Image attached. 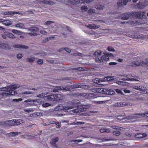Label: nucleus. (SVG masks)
Returning <instances> with one entry per match:
<instances>
[{
    "label": "nucleus",
    "mask_w": 148,
    "mask_h": 148,
    "mask_svg": "<svg viewBox=\"0 0 148 148\" xmlns=\"http://www.w3.org/2000/svg\"><path fill=\"white\" fill-rule=\"evenodd\" d=\"M95 10L94 9H89L88 11V13L90 14L95 12Z\"/></svg>",
    "instance_id": "nucleus-48"
},
{
    "label": "nucleus",
    "mask_w": 148,
    "mask_h": 148,
    "mask_svg": "<svg viewBox=\"0 0 148 148\" xmlns=\"http://www.w3.org/2000/svg\"><path fill=\"white\" fill-rule=\"evenodd\" d=\"M6 33H7L5 32V34H2V37L4 39H5L6 38V37L7 36H6Z\"/></svg>",
    "instance_id": "nucleus-60"
},
{
    "label": "nucleus",
    "mask_w": 148,
    "mask_h": 148,
    "mask_svg": "<svg viewBox=\"0 0 148 148\" xmlns=\"http://www.w3.org/2000/svg\"><path fill=\"white\" fill-rule=\"evenodd\" d=\"M143 63H145L148 66V59H146L143 62H140L138 61L134 62H133L131 65L133 66H138L143 64Z\"/></svg>",
    "instance_id": "nucleus-14"
},
{
    "label": "nucleus",
    "mask_w": 148,
    "mask_h": 148,
    "mask_svg": "<svg viewBox=\"0 0 148 148\" xmlns=\"http://www.w3.org/2000/svg\"><path fill=\"white\" fill-rule=\"evenodd\" d=\"M41 2L45 4H48L49 1L47 0H43L41 1Z\"/></svg>",
    "instance_id": "nucleus-52"
},
{
    "label": "nucleus",
    "mask_w": 148,
    "mask_h": 148,
    "mask_svg": "<svg viewBox=\"0 0 148 148\" xmlns=\"http://www.w3.org/2000/svg\"><path fill=\"white\" fill-rule=\"evenodd\" d=\"M121 85H124V86H126V85H128V83L127 82H123V81H121Z\"/></svg>",
    "instance_id": "nucleus-54"
},
{
    "label": "nucleus",
    "mask_w": 148,
    "mask_h": 148,
    "mask_svg": "<svg viewBox=\"0 0 148 148\" xmlns=\"http://www.w3.org/2000/svg\"><path fill=\"white\" fill-rule=\"evenodd\" d=\"M87 27L90 29H94L97 28L98 27L95 24H90L88 25L87 26Z\"/></svg>",
    "instance_id": "nucleus-25"
},
{
    "label": "nucleus",
    "mask_w": 148,
    "mask_h": 148,
    "mask_svg": "<svg viewBox=\"0 0 148 148\" xmlns=\"http://www.w3.org/2000/svg\"><path fill=\"white\" fill-rule=\"evenodd\" d=\"M73 69L78 70V71H85L86 70L85 69V68L82 67H77L76 68H75Z\"/></svg>",
    "instance_id": "nucleus-33"
},
{
    "label": "nucleus",
    "mask_w": 148,
    "mask_h": 148,
    "mask_svg": "<svg viewBox=\"0 0 148 148\" xmlns=\"http://www.w3.org/2000/svg\"><path fill=\"white\" fill-rule=\"evenodd\" d=\"M123 91L125 93H130V90H127L126 89H124L123 90Z\"/></svg>",
    "instance_id": "nucleus-61"
},
{
    "label": "nucleus",
    "mask_w": 148,
    "mask_h": 148,
    "mask_svg": "<svg viewBox=\"0 0 148 148\" xmlns=\"http://www.w3.org/2000/svg\"><path fill=\"white\" fill-rule=\"evenodd\" d=\"M1 45L5 47V48H8V49H9V45L7 44H5V43H2Z\"/></svg>",
    "instance_id": "nucleus-49"
},
{
    "label": "nucleus",
    "mask_w": 148,
    "mask_h": 148,
    "mask_svg": "<svg viewBox=\"0 0 148 148\" xmlns=\"http://www.w3.org/2000/svg\"><path fill=\"white\" fill-rule=\"evenodd\" d=\"M104 7V5H99L97 6V7L96 8L99 10H101L103 9Z\"/></svg>",
    "instance_id": "nucleus-40"
},
{
    "label": "nucleus",
    "mask_w": 148,
    "mask_h": 148,
    "mask_svg": "<svg viewBox=\"0 0 148 148\" xmlns=\"http://www.w3.org/2000/svg\"><path fill=\"white\" fill-rule=\"evenodd\" d=\"M132 16L140 18H145L146 16L144 12H132Z\"/></svg>",
    "instance_id": "nucleus-11"
},
{
    "label": "nucleus",
    "mask_w": 148,
    "mask_h": 148,
    "mask_svg": "<svg viewBox=\"0 0 148 148\" xmlns=\"http://www.w3.org/2000/svg\"><path fill=\"white\" fill-rule=\"evenodd\" d=\"M3 24L5 26H8L12 24L11 22L9 20H3Z\"/></svg>",
    "instance_id": "nucleus-24"
},
{
    "label": "nucleus",
    "mask_w": 148,
    "mask_h": 148,
    "mask_svg": "<svg viewBox=\"0 0 148 148\" xmlns=\"http://www.w3.org/2000/svg\"><path fill=\"white\" fill-rule=\"evenodd\" d=\"M43 61L42 59H40L38 60L37 63L38 64H42L43 63Z\"/></svg>",
    "instance_id": "nucleus-46"
},
{
    "label": "nucleus",
    "mask_w": 148,
    "mask_h": 148,
    "mask_svg": "<svg viewBox=\"0 0 148 148\" xmlns=\"http://www.w3.org/2000/svg\"><path fill=\"white\" fill-rule=\"evenodd\" d=\"M13 47L16 48L23 49H27L28 47L23 45L20 44H15L13 45Z\"/></svg>",
    "instance_id": "nucleus-15"
},
{
    "label": "nucleus",
    "mask_w": 148,
    "mask_h": 148,
    "mask_svg": "<svg viewBox=\"0 0 148 148\" xmlns=\"http://www.w3.org/2000/svg\"><path fill=\"white\" fill-rule=\"evenodd\" d=\"M20 12H12V15L13 14H20Z\"/></svg>",
    "instance_id": "nucleus-63"
},
{
    "label": "nucleus",
    "mask_w": 148,
    "mask_h": 148,
    "mask_svg": "<svg viewBox=\"0 0 148 148\" xmlns=\"http://www.w3.org/2000/svg\"><path fill=\"white\" fill-rule=\"evenodd\" d=\"M55 124L57 125L59 127H60L61 126V123H60L59 122H56Z\"/></svg>",
    "instance_id": "nucleus-64"
},
{
    "label": "nucleus",
    "mask_w": 148,
    "mask_h": 148,
    "mask_svg": "<svg viewBox=\"0 0 148 148\" xmlns=\"http://www.w3.org/2000/svg\"><path fill=\"white\" fill-rule=\"evenodd\" d=\"M23 56V54L20 53L17 54L16 56L17 58L18 59H20Z\"/></svg>",
    "instance_id": "nucleus-50"
},
{
    "label": "nucleus",
    "mask_w": 148,
    "mask_h": 148,
    "mask_svg": "<svg viewBox=\"0 0 148 148\" xmlns=\"http://www.w3.org/2000/svg\"><path fill=\"white\" fill-rule=\"evenodd\" d=\"M128 36L129 37H130L131 38H143V36L142 34H140L139 35H136L132 34H129Z\"/></svg>",
    "instance_id": "nucleus-19"
},
{
    "label": "nucleus",
    "mask_w": 148,
    "mask_h": 148,
    "mask_svg": "<svg viewBox=\"0 0 148 148\" xmlns=\"http://www.w3.org/2000/svg\"><path fill=\"white\" fill-rule=\"evenodd\" d=\"M106 88H93L92 89V92H93L97 93L99 95V94H102L105 95L106 91Z\"/></svg>",
    "instance_id": "nucleus-8"
},
{
    "label": "nucleus",
    "mask_w": 148,
    "mask_h": 148,
    "mask_svg": "<svg viewBox=\"0 0 148 148\" xmlns=\"http://www.w3.org/2000/svg\"><path fill=\"white\" fill-rule=\"evenodd\" d=\"M59 138L58 137H56L52 138L50 141V143L52 147L54 148H57L58 145L56 143L58 141Z\"/></svg>",
    "instance_id": "nucleus-13"
},
{
    "label": "nucleus",
    "mask_w": 148,
    "mask_h": 148,
    "mask_svg": "<svg viewBox=\"0 0 148 148\" xmlns=\"http://www.w3.org/2000/svg\"><path fill=\"white\" fill-rule=\"evenodd\" d=\"M81 9L84 11H86L88 9V7L84 5L82 6L81 8Z\"/></svg>",
    "instance_id": "nucleus-44"
},
{
    "label": "nucleus",
    "mask_w": 148,
    "mask_h": 148,
    "mask_svg": "<svg viewBox=\"0 0 148 148\" xmlns=\"http://www.w3.org/2000/svg\"><path fill=\"white\" fill-rule=\"evenodd\" d=\"M15 26L18 27L22 28L24 27V25L23 23H19L16 24Z\"/></svg>",
    "instance_id": "nucleus-36"
},
{
    "label": "nucleus",
    "mask_w": 148,
    "mask_h": 148,
    "mask_svg": "<svg viewBox=\"0 0 148 148\" xmlns=\"http://www.w3.org/2000/svg\"><path fill=\"white\" fill-rule=\"evenodd\" d=\"M114 79V76H109L104 78L103 79H100L99 78H96L95 79L93 80V82L95 83H97V82H112Z\"/></svg>",
    "instance_id": "nucleus-7"
},
{
    "label": "nucleus",
    "mask_w": 148,
    "mask_h": 148,
    "mask_svg": "<svg viewBox=\"0 0 148 148\" xmlns=\"http://www.w3.org/2000/svg\"><path fill=\"white\" fill-rule=\"evenodd\" d=\"M25 101L28 104V105L30 106L32 105L33 103H34L35 102H36L38 103L40 102V104H42V106L43 107L46 108L50 106L51 105V104L48 103H42V101H41L40 100H25Z\"/></svg>",
    "instance_id": "nucleus-5"
},
{
    "label": "nucleus",
    "mask_w": 148,
    "mask_h": 148,
    "mask_svg": "<svg viewBox=\"0 0 148 148\" xmlns=\"http://www.w3.org/2000/svg\"><path fill=\"white\" fill-rule=\"evenodd\" d=\"M143 117H148V112L145 114H134L130 117V119L140 118Z\"/></svg>",
    "instance_id": "nucleus-9"
},
{
    "label": "nucleus",
    "mask_w": 148,
    "mask_h": 148,
    "mask_svg": "<svg viewBox=\"0 0 148 148\" xmlns=\"http://www.w3.org/2000/svg\"><path fill=\"white\" fill-rule=\"evenodd\" d=\"M29 30L31 32H38L39 30V28L37 27H31Z\"/></svg>",
    "instance_id": "nucleus-23"
},
{
    "label": "nucleus",
    "mask_w": 148,
    "mask_h": 148,
    "mask_svg": "<svg viewBox=\"0 0 148 148\" xmlns=\"http://www.w3.org/2000/svg\"><path fill=\"white\" fill-rule=\"evenodd\" d=\"M108 50L109 51H114V48L111 46H109L108 48Z\"/></svg>",
    "instance_id": "nucleus-39"
},
{
    "label": "nucleus",
    "mask_w": 148,
    "mask_h": 148,
    "mask_svg": "<svg viewBox=\"0 0 148 148\" xmlns=\"http://www.w3.org/2000/svg\"><path fill=\"white\" fill-rule=\"evenodd\" d=\"M120 103H116L114 104L113 106L115 107H119V106H120Z\"/></svg>",
    "instance_id": "nucleus-58"
},
{
    "label": "nucleus",
    "mask_w": 148,
    "mask_h": 148,
    "mask_svg": "<svg viewBox=\"0 0 148 148\" xmlns=\"http://www.w3.org/2000/svg\"><path fill=\"white\" fill-rule=\"evenodd\" d=\"M12 32L14 34L18 35L21 34H22V32H21L16 29H13Z\"/></svg>",
    "instance_id": "nucleus-32"
},
{
    "label": "nucleus",
    "mask_w": 148,
    "mask_h": 148,
    "mask_svg": "<svg viewBox=\"0 0 148 148\" xmlns=\"http://www.w3.org/2000/svg\"><path fill=\"white\" fill-rule=\"evenodd\" d=\"M70 88L68 87H65L62 86H57L53 89V91L54 92H57L59 90L70 91Z\"/></svg>",
    "instance_id": "nucleus-10"
},
{
    "label": "nucleus",
    "mask_w": 148,
    "mask_h": 148,
    "mask_svg": "<svg viewBox=\"0 0 148 148\" xmlns=\"http://www.w3.org/2000/svg\"><path fill=\"white\" fill-rule=\"evenodd\" d=\"M113 134L117 136L120 135V132L117 131H115L113 132Z\"/></svg>",
    "instance_id": "nucleus-42"
},
{
    "label": "nucleus",
    "mask_w": 148,
    "mask_h": 148,
    "mask_svg": "<svg viewBox=\"0 0 148 148\" xmlns=\"http://www.w3.org/2000/svg\"><path fill=\"white\" fill-rule=\"evenodd\" d=\"M45 94L44 93H42L40 94L37 96V97H39L41 98H47V96H45Z\"/></svg>",
    "instance_id": "nucleus-35"
},
{
    "label": "nucleus",
    "mask_w": 148,
    "mask_h": 148,
    "mask_svg": "<svg viewBox=\"0 0 148 148\" xmlns=\"http://www.w3.org/2000/svg\"><path fill=\"white\" fill-rule=\"evenodd\" d=\"M22 100V99L21 98H19V99H13V101H21Z\"/></svg>",
    "instance_id": "nucleus-53"
},
{
    "label": "nucleus",
    "mask_w": 148,
    "mask_h": 148,
    "mask_svg": "<svg viewBox=\"0 0 148 148\" xmlns=\"http://www.w3.org/2000/svg\"><path fill=\"white\" fill-rule=\"evenodd\" d=\"M106 91L105 95H113L115 94V92L112 90H110L108 88H106Z\"/></svg>",
    "instance_id": "nucleus-20"
},
{
    "label": "nucleus",
    "mask_w": 148,
    "mask_h": 148,
    "mask_svg": "<svg viewBox=\"0 0 148 148\" xmlns=\"http://www.w3.org/2000/svg\"><path fill=\"white\" fill-rule=\"evenodd\" d=\"M28 34L30 36H35L38 35V34L36 32H29L28 33Z\"/></svg>",
    "instance_id": "nucleus-41"
},
{
    "label": "nucleus",
    "mask_w": 148,
    "mask_h": 148,
    "mask_svg": "<svg viewBox=\"0 0 148 148\" xmlns=\"http://www.w3.org/2000/svg\"><path fill=\"white\" fill-rule=\"evenodd\" d=\"M81 84H75L74 85V87L75 88H81Z\"/></svg>",
    "instance_id": "nucleus-51"
},
{
    "label": "nucleus",
    "mask_w": 148,
    "mask_h": 148,
    "mask_svg": "<svg viewBox=\"0 0 148 148\" xmlns=\"http://www.w3.org/2000/svg\"><path fill=\"white\" fill-rule=\"evenodd\" d=\"M130 77H131V76L130 75H127L126 76L124 77H123V76H121V80L128 81L129 79L130 78Z\"/></svg>",
    "instance_id": "nucleus-26"
},
{
    "label": "nucleus",
    "mask_w": 148,
    "mask_h": 148,
    "mask_svg": "<svg viewBox=\"0 0 148 148\" xmlns=\"http://www.w3.org/2000/svg\"><path fill=\"white\" fill-rule=\"evenodd\" d=\"M128 1V0H121V5L123 3V5H126Z\"/></svg>",
    "instance_id": "nucleus-43"
},
{
    "label": "nucleus",
    "mask_w": 148,
    "mask_h": 148,
    "mask_svg": "<svg viewBox=\"0 0 148 148\" xmlns=\"http://www.w3.org/2000/svg\"><path fill=\"white\" fill-rule=\"evenodd\" d=\"M82 55V54L80 53L77 51L76 52V53H72L71 55L74 56H81Z\"/></svg>",
    "instance_id": "nucleus-37"
},
{
    "label": "nucleus",
    "mask_w": 148,
    "mask_h": 148,
    "mask_svg": "<svg viewBox=\"0 0 148 148\" xmlns=\"http://www.w3.org/2000/svg\"><path fill=\"white\" fill-rule=\"evenodd\" d=\"M24 111L25 112H31L32 111H33V110H32L31 109H25Z\"/></svg>",
    "instance_id": "nucleus-62"
},
{
    "label": "nucleus",
    "mask_w": 148,
    "mask_h": 148,
    "mask_svg": "<svg viewBox=\"0 0 148 148\" xmlns=\"http://www.w3.org/2000/svg\"><path fill=\"white\" fill-rule=\"evenodd\" d=\"M63 50H65L68 53H70L71 52V50L70 49L68 48H61L59 50V52H61Z\"/></svg>",
    "instance_id": "nucleus-27"
},
{
    "label": "nucleus",
    "mask_w": 148,
    "mask_h": 148,
    "mask_svg": "<svg viewBox=\"0 0 148 148\" xmlns=\"http://www.w3.org/2000/svg\"><path fill=\"white\" fill-rule=\"evenodd\" d=\"M132 88H133L139 90V89H140V86H136L133 85L132 86Z\"/></svg>",
    "instance_id": "nucleus-45"
},
{
    "label": "nucleus",
    "mask_w": 148,
    "mask_h": 148,
    "mask_svg": "<svg viewBox=\"0 0 148 148\" xmlns=\"http://www.w3.org/2000/svg\"><path fill=\"white\" fill-rule=\"evenodd\" d=\"M131 14L132 15V12L123 14L121 16V18L124 20L127 19H128Z\"/></svg>",
    "instance_id": "nucleus-16"
},
{
    "label": "nucleus",
    "mask_w": 148,
    "mask_h": 148,
    "mask_svg": "<svg viewBox=\"0 0 148 148\" xmlns=\"http://www.w3.org/2000/svg\"><path fill=\"white\" fill-rule=\"evenodd\" d=\"M6 33V36L8 38H15V36L12 34L10 32Z\"/></svg>",
    "instance_id": "nucleus-30"
},
{
    "label": "nucleus",
    "mask_w": 148,
    "mask_h": 148,
    "mask_svg": "<svg viewBox=\"0 0 148 148\" xmlns=\"http://www.w3.org/2000/svg\"><path fill=\"white\" fill-rule=\"evenodd\" d=\"M81 88L88 90H90V91L92 92V89L93 88H92V87L88 85H86L83 84H81Z\"/></svg>",
    "instance_id": "nucleus-17"
},
{
    "label": "nucleus",
    "mask_w": 148,
    "mask_h": 148,
    "mask_svg": "<svg viewBox=\"0 0 148 148\" xmlns=\"http://www.w3.org/2000/svg\"><path fill=\"white\" fill-rule=\"evenodd\" d=\"M128 104L126 103L125 102H123L122 103V104L121 103V106H127Z\"/></svg>",
    "instance_id": "nucleus-59"
},
{
    "label": "nucleus",
    "mask_w": 148,
    "mask_h": 148,
    "mask_svg": "<svg viewBox=\"0 0 148 148\" xmlns=\"http://www.w3.org/2000/svg\"><path fill=\"white\" fill-rule=\"evenodd\" d=\"M21 134V132H11L7 134L9 136H15L16 135H18V134Z\"/></svg>",
    "instance_id": "nucleus-21"
},
{
    "label": "nucleus",
    "mask_w": 148,
    "mask_h": 148,
    "mask_svg": "<svg viewBox=\"0 0 148 148\" xmlns=\"http://www.w3.org/2000/svg\"><path fill=\"white\" fill-rule=\"evenodd\" d=\"M148 5V0H145L144 3H142V2H140L137 3L135 6V8L139 9H142Z\"/></svg>",
    "instance_id": "nucleus-12"
},
{
    "label": "nucleus",
    "mask_w": 148,
    "mask_h": 148,
    "mask_svg": "<svg viewBox=\"0 0 148 148\" xmlns=\"http://www.w3.org/2000/svg\"><path fill=\"white\" fill-rule=\"evenodd\" d=\"M62 97L60 94L51 95L47 96L46 99L49 101H54L55 100H62Z\"/></svg>",
    "instance_id": "nucleus-6"
},
{
    "label": "nucleus",
    "mask_w": 148,
    "mask_h": 148,
    "mask_svg": "<svg viewBox=\"0 0 148 148\" xmlns=\"http://www.w3.org/2000/svg\"><path fill=\"white\" fill-rule=\"evenodd\" d=\"M79 103L69 102L65 106L64 104H59L55 108V110H68L74 108L79 107Z\"/></svg>",
    "instance_id": "nucleus-1"
},
{
    "label": "nucleus",
    "mask_w": 148,
    "mask_h": 148,
    "mask_svg": "<svg viewBox=\"0 0 148 148\" xmlns=\"http://www.w3.org/2000/svg\"><path fill=\"white\" fill-rule=\"evenodd\" d=\"M35 60V58L34 57H32L30 58H27L26 61L27 62H29L32 63L34 62Z\"/></svg>",
    "instance_id": "nucleus-31"
},
{
    "label": "nucleus",
    "mask_w": 148,
    "mask_h": 148,
    "mask_svg": "<svg viewBox=\"0 0 148 148\" xmlns=\"http://www.w3.org/2000/svg\"><path fill=\"white\" fill-rule=\"evenodd\" d=\"M19 87V85L18 84L11 85L7 88V90L8 92H2L1 94L3 96H8L9 95H13L17 94V93L15 90L17 88H18Z\"/></svg>",
    "instance_id": "nucleus-4"
},
{
    "label": "nucleus",
    "mask_w": 148,
    "mask_h": 148,
    "mask_svg": "<svg viewBox=\"0 0 148 148\" xmlns=\"http://www.w3.org/2000/svg\"><path fill=\"white\" fill-rule=\"evenodd\" d=\"M139 90L142 92H145L146 90V88L143 86H140Z\"/></svg>",
    "instance_id": "nucleus-38"
},
{
    "label": "nucleus",
    "mask_w": 148,
    "mask_h": 148,
    "mask_svg": "<svg viewBox=\"0 0 148 148\" xmlns=\"http://www.w3.org/2000/svg\"><path fill=\"white\" fill-rule=\"evenodd\" d=\"M99 131L101 133H103L104 132L109 133L110 132V130L106 128H102Z\"/></svg>",
    "instance_id": "nucleus-34"
},
{
    "label": "nucleus",
    "mask_w": 148,
    "mask_h": 148,
    "mask_svg": "<svg viewBox=\"0 0 148 148\" xmlns=\"http://www.w3.org/2000/svg\"><path fill=\"white\" fill-rule=\"evenodd\" d=\"M128 81H138L139 80L138 79L134 78H129Z\"/></svg>",
    "instance_id": "nucleus-57"
},
{
    "label": "nucleus",
    "mask_w": 148,
    "mask_h": 148,
    "mask_svg": "<svg viewBox=\"0 0 148 148\" xmlns=\"http://www.w3.org/2000/svg\"><path fill=\"white\" fill-rule=\"evenodd\" d=\"M103 54L104 55L107 56H108V58H109V57L113 58L114 57L112 53L109 52H107L105 51L103 52Z\"/></svg>",
    "instance_id": "nucleus-29"
},
{
    "label": "nucleus",
    "mask_w": 148,
    "mask_h": 148,
    "mask_svg": "<svg viewBox=\"0 0 148 148\" xmlns=\"http://www.w3.org/2000/svg\"><path fill=\"white\" fill-rule=\"evenodd\" d=\"M102 52L100 50L97 51L94 53V56L95 57V62L98 63L102 64L104 62H107L109 60L108 56L106 55H103L100 57Z\"/></svg>",
    "instance_id": "nucleus-2"
},
{
    "label": "nucleus",
    "mask_w": 148,
    "mask_h": 148,
    "mask_svg": "<svg viewBox=\"0 0 148 148\" xmlns=\"http://www.w3.org/2000/svg\"><path fill=\"white\" fill-rule=\"evenodd\" d=\"M40 33L41 34L44 35H46L47 34V32L43 30H40Z\"/></svg>",
    "instance_id": "nucleus-55"
},
{
    "label": "nucleus",
    "mask_w": 148,
    "mask_h": 148,
    "mask_svg": "<svg viewBox=\"0 0 148 148\" xmlns=\"http://www.w3.org/2000/svg\"><path fill=\"white\" fill-rule=\"evenodd\" d=\"M5 15H12V11H7L4 12Z\"/></svg>",
    "instance_id": "nucleus-47"
},
{
    "label": "nucleus",
    "mask_w": 148,
    "mask_h": 148,
    "mask_svg": "<svg viewBox=\"0 0 148 148\" xmlns=\"http://www.w3.org/2000/svg\"><path fill=\"white\" fill-rule=\"evenodd\" d=\"M99 95L97 94L96 93H90L89 94V97L91 99H94L97 97Z\"/></svg>",
    "instance_id": "nucleus-22"
},
{
    "label": "nucleus",
    "mask_w": 148,
    "mask_h": 148,
    "mask_svg": "<svg viewBox=\"0 0 148 148\" xmlns=\"http://www.w3.org/2000/svg\"><path fill=\"white\" fill-rule=\"evenodd\" d=\"M147 136V134L145 133H139L136 134L135 137L137 138H144Z\"/></svg>",
    "instance_id": "nucleus-18"
},
{
    "label": "nucleus",
    "mask_w": 148,
    "mask_h": 148,
    "mask_svg": "<svg viewBox=\"0 0 148 148\" xmlns=\"http://www.w3.org/2000/svg\"><path fill=\"white\" fill-rule=\"evenodd\" d=\"M54 23L53 21H47L46 22L45 24L46 25H48L51 24L52 23Z\"/></svg>",
    "instance_id": "nucleus-56"
},
{
    "label": "nucleus",
    "mask_w": 148,
    "mask_h": 148,
    "mask_svg": "<svg viewBox=\"0 0 148 148\" xmlns=\"http://www.w3.org/2000/svg\"><path fill=\"white\" fill-rule=\"evenodd\" d=\"M72 1H70L71 3L74 4V3H82V0H71Z\"/></svg>",
    "instance_id": "nucleus-28"
},
{
    "label": "nucleus",
    "mask_w": 148,
    "mask_h": 148,
    "mask_svg": "<svg viewBox=\"0 0 148 148\" xmlns=\"http://www.w3.org/2000/svg\"><path fill=\"white\" fill-rule=\"evenodd\" d=\"M23 123V120L21 119L12 120L0 122V125L8 127L17 125L21 124Z\"/></svg>",
    "instance_id": "nucleus-3"
}]
</instances>
